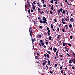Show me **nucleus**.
<instances>
[{"instance_id": "21", "label": "nucleus", "mask_w": 75, "mask_h": 75, "mask_svg": "<svg viewBox=\"0 0 75 75\" xmlns=\"http://www.w3.org/2000/svg\"><path fill=\"white\" fill-rule=\"evenodd\" d=\"M63 72H64V71H63V70H62L60 72L62 74H64Z\"/></svg>"}, {"instance_id": "56", "label": "nucleus", "mask_w": 75, "mask_h": 75, "mask_svg": "<svg viewBox=\"0 0 75 75\" xmlns=\"http://www.w3.org/2000/svg\"><path fill=\"white\" fill-rule=\"evenodd\" d=\"M44 56H45V57H47V54H44Z\"/></svg>"}, {"instance_id": "41", "label": "nucleus", "mask_w": 75, "mask_h": 75, "mask_svg": "<svg viewBox=\"0 0 75 75\" xmlns=\"http://www.w3.org/2000/svg\"><path fill=\"white\" fill-rule=\"evenodd\" d=\"M29 32H30V33H33V32H32V30H31V31L30 30V31H29Z\"/></svg>"}, {"instance_id": "8", "label": "nucleus", "mask_w": 75, "mask_h": 75, "mask_svg": "<svg viewBox=\"0 0 75 75\" xmlns=\"http://www.w3.org/2000/svg\"><path fill=\"white\" fill-rule=\"evenodd\" d=\"M70 21L71 22H73L74 21V19L73 18H71L70 19Z\"/></svg>"}, {"instance_id": "50", "label": "nucleus", "mask_w": 75, "mask_h": 75, "mask_svg": "<svg viewBox=\"0 0 75 75\" xmlns=\"http://www.w3.org/2000/svg\"><path fill=\"white\" fill-rule=\"evenodd\" d=\"M38 6H39V7H41V5L40 4H39L38 5Z\"/></svg>"}, {"instance_id": "57", "label": "nucleus", "mask_w": 75, "mask_h": 75, "mask_svg": "<svg viewBox=\"0 0 75 75\" xmlns=\"http://www.w3.org/2000/svg\"><path fill=\"white\" fill-rule=\"evenodd\" d=\"M31 12H33V10L31 9L30 11Z\"/></svg>"}, {"instance_id": "51", "label": "nucleus", "mask_w": 75, "mask_h": 75, "mask_svg": "<svg viewBox=\"0 0 75 75\" xmlns=\"http://www.w3.org/2000/svg\"><path fill=\"white\" fill-rule=\"evenodd\" d=\"M55 4H58V2H57V1H56L55 2Z\"/></svg>"}, {"instance_id": "38", "label": "nucleus", "mask_w": 75, "mask_h": 75, "mask_svg": "<svg viewBox=\"0 0 75 75\" xmlns=\"http://www.w3.org/2000/svg\"><path fill=\"white\" fill-rule=\"evenodd\" d=\"M35 2H36V1H33V4H37V3H35Z\"/></svg>"}, {"instance_id": "45", "label": "nucleus", "mask_w": 75, "mask_h": 75, "mask_svg": "<svg viewBox=\"0 0 75 75\" xmlns=\"http://www.w3.org/2000/svg\"><path fill=\"white\" fill-rule=\"evenodd\" d=\"M33 23H34V24H36V22L34 21H33Z\"/></svg>"}, {"instance_id": "16", "label": "nucleus", "mask_w": 75, "mask_h": 75, "mask_svg": "<svg viewBox=\"0 0 75 75\" xmlns=\"http://www.w3.org/2000/svg\"><path fill=\"white\" fill-rule=\"evenodd\" d=\"M41 35H40L38 36V38H41Z\"/></svg>"}, {"instance_id": "33", "label": "nucleus", "mask_w": 75, "mask_h": 75, "mask_svg": "<svg viewBox=\"0 0 75 75\" xmlns=\"http://www.w3.org/2000/svg\"><path fill=\"white\" fill-rule=\"evenodd\" d=\"M35 59H37L38 58V56H35Z\"/></svg>"}, {"instance_id": "25", "label": "nucleus", "mask_w": 75, "mask_h": 75, "mask_svg": "<svg viewBox=\"0 0 75 75\" xmlns=\"http://www.w3.org/2000/svg\"><path fill=\"white\" fill-rule=\"evenodd\" d=\"M69 64H72V62L71 61V60H70L69 62Z\"/></svg>"}, {"instance_id": "23", "label": "nucleus", "mask_w": 75, "mask_h": 75, "mask_svg": "<svg viewBox=\"0 0 75 75\" xmlns=\"http://www.w3.org/2000/svg\"><path fill=\"white\" fill-rule=\"evenodd\" d=\"M67 55L68 56V57H70V55L69 54H68V53H67Z\"/></svg>"}, {"instance_id": "64", "label": "nucleus", "mask_w": 75, "mask_h": 75, "mask_svg": "<svg viewBox=\"0 0 75 75\" xmlns=\"http://www.w3.org/2000/svg\"><path fill=\"white\" fill-rule=\"evenodd\" d=\"M52 31H55V29H52Z\"/></svg>"}, {"instance_id": "9", "label": "nucleus", "mask_w": 75, "mask_h": 75, "mask_svg": "<svg viewBox=\"0 0 75 75\" xmlns=\"http://www.w3.org/2000/svg\"><path fill=\"white\" fill-rule=\"evenodd\" d=\"M42 20H43V21H45L47 20V19H46V18H45V17H43Z\"/></svg>"}, {"instance_id": "13", "label": "nucleus", "mask_w": 75, "mask_h": 75, "mask_svg": "<svg viewBox=\"0 0 75 75\" xmlns=\"http://www.w3.org/2000/svg\"><path fill=\"white\" fill-rule=\"evenodd\" d=\"M32 7H33V10H35V6L33 5V6H32Z\"/></svg>"}, {"instance_id": "34", "label": "nucleus", "mask_w": 75, "mask_h": 75, "mask_svg": "<svg viewBox=\"0 0 75 75\" xmlns=\"http://www.w3.org/2000/svg\"><path fill=\"white\" fill-rule=\"evenodd\" d=\"M62 32H65V30L64 29H62Z\"/></svg>"}, {"instance_id": "53", "label": "nucleus", "mask_w": 75, "mask_h": 75, "mask_svg": "<svg viewBox=\"0 0 75 75\" xmlns=\"http://www.w3.org/2000/svg\"><path fill=\"white\" fill-rule=\"evenodd\" d=\"M59 52L58 51H57L56 52V54H58Z\"/></svg>"}, {"instance_id": "54", "label": "nucleus", "mask_w": 75, "mask_h": 75, "mask_svg": "<svg viewBox=\"0 0 75 75\" xmlns=\"http://www.w3.org/2000/svg\"><path fill=\"white\" fill-rule=\"evenodd\" d=\"M39 28H42V26H40Z\"/></svg>"}, {"instance_id": "60", "label": "nucleus", "mask_w": 75, "mask_h": 75, "mask_svg": "<svg viewBox=\"0 0 75 75\" xmlns=\"http://www.w3.org/2000/svg\"><path fill=\"white\" fill-rule=\"evenodd\" d=\"M52 47H51V48H50V50L51 51H52Z\"/></svg>"}, {"instance_id": "30", "label": "nucleus", "mask_w": 75, "mask_h": 75, "mask_svg": "<svg viewBox=\"0 0 75 75\" xmlns=\"http://www.w3.org/2000/svg\"><path fill=\"white\" fill-rule=\"evenodd\" d=\"M73 55L74 57H75V53L73 52Z\"/></svg>"}, {"instance_id": "22", "label": "nucleus", "mask_w": 75, "mask_h": 75, "mask_svg": "<svg viewBox=\"0 0 75 75\" xmlns=\"http://www.w3.org/2000/svg\"><path fill=\"white\" fill-rule=\"evenodd\" d=\"M54 22H55V23H57V19L56 18H55L54 19Z\"/></svg>"}, {"instance_id": "58", "label": "nucleus", "mask_w": 75, "mask_h": 75, "mask_svg": "<svg viewBox=\"0 0 75 75\" xmlns=\"http://www.w3.org/2000/svg\"><path fill=\"white\" fill-rule=\"evenodd\" d=\"M44 34H45V35H47V33H45V32L44 33Z\"/></svg>"}, {"instance_id": "49", "label": "nucleus", "mask_w": 75, "mask_h": 75, "mask_svg": "<svg viewBox=\"0 0 75 75\" xmlns=\"http://www.w3.org/2000/svg\"><path fill=\"white\" fill-rule=\"evenodd\" d=\"M72 69H75V67L73 66L72 67Z\"/></svg>"}, {"instance_id": "2", "label": "nucleus", "mask_w": 75, "mask_h": 75, "mask_svg": "<svg viewBox=\"0 0 75 75\" xmlns=\"http://www.w3.org/2000/svg\"><path fill=\"white\" fill-rule=\"evenodd\" d=\"M40 42H41V44L42 46H43L44 45V42H43V41L42 40H40Z\"/></svg>"}, {"instance_id": "17", "label": "nucleus", "mask_w": 75, "mask_h": 75, "mask_svg": "<svg viewBox=\"0 0 75 75\" xmlns=\"http://www.w3.org/2000/svg\"><path fill=\"white\" fill-rule=\"evenodd\" d=\"M69 27H70V28H72V25L71 24H70L69 25Z\"/></svg>"}, {"instance_id": "31", "label": "nucleus", "mask_w": 75, "mask_h": 75, "mask_svg": "<svg viewBox=\"0 0 75 75\" xmlns=\"http://www.w3.org/2000/svg\"><path fill=\"white\" fill-rule=\"evenodd\" d=\"M73 63L75 64V59H74L73 61Z\"/></svg>"}, {"instance_id": "18", "label": "nucleus", "mask_w": 75, "mask_h": 75, "mask_svg": "<svg viewBox=\"0 0 75 75\" xmlns=\"http://www.w3.org/2000/svg\"><path fill=\"white\" fill-rule=\"evenodd\" d=\"M51 10H52L54 9V7H53V5H52V6H51Z\"/></svg>"}, {"instance_id": "46", "label": "nucleus", "mask_w": 75, "mask_h": 75, "mask_svg": "<svg viewBox=\"0 0 75 75\" xmlns=\"http://www.w3.org/2000/svg\"><path fill=\"white\" fill-rule=\"evenodd\" d=\"M38 11H39V12H40V8H38Z\"/></svg>"}, {"instance_id": "48", "label": "nucleus", "mask_w": 75, "mask_h": 75, "mask_svg": "<svg viewBox=\"0 0 75 75\" xmlns=\"http://www.w3.org/2000/svg\"><path fill=\"white\" fill-rule=\"evenodd\" d=\"M37 55H38V56L40 55V54L38 53V52H37Z\"/></svg>"}, {"instance_id": "59", "label": "nucleus", "mask_w": 75, "mask_h": 75, "mask_svg": "<svg viewBox=\"0 0 75 75\" xmlns=\"http://www.w3.org/2000/svg\"><path fill=\"white\" fill-rule=\"evenodd\" d=\"M65 2H66V3H67L68 2V0H65Z\"/></svg>"}, {"instance_id": "62", "label": "nucleus", "mask_w": 75, "mask_h": 75, "mask_svg": "<svg viewBox=\"0 0 75 75\" xmlns=\"http://www.w3.org/2000/svg\"><path fill=\"white\" fill-rule=\"evenodd\" d=\"M60 4H61V6H62V3H61Z\"/></svg>"}, {"instance_id": "15", "label": "nucleus", "mask_w": 75, "mask_h": 75, "mask_svg": "<svg viewBox=\"0 0 75 75\" xmlns=\"http://www.w3.org/2000/svg\"><path fill=\"white\" fill-rule=\"evenodd\" d=\"M57 12L58 14H59V13H60V10L59 9L58 10Z\"/></svg>"}, {"instance_id": "32", "label": "nucleus", "mask_w": 75, "mask_h": 75, "mask_svg": "<svg viewBox=\"0 0 75 75\" xmlns=\"http://www.w3.org/2000/svg\"><path fill=\"white\" fill-rule=\"evenodd\" d=\"M62 23L63 24H65V22L62 21Z\"/></svg>"}, {"instance_id": "10", "label": "nucleus", "mask_w": 75, "mask_h": 75, "mask_svg": "<svg viewBox=\"0 0 75 75\" xmlns=\"http://www.w3.org/2000/svg\"><path fill=\"white\" fill-rule=\"evenodd\" d=\"M62 13L63 14H65V11L64 10H63Z\"/></svg>"}, {"instance_id": "14", "label": "nucleus", "mask_w": 75, "mask_h": 75, "mask_svg": "<svg viewBox=\"0 0 75 75\" xmlns=\"http://www.w3.org/2000/svg\"><path fill=\"white\" fill-rule=\"evenodd\" d=\"M28 11L29 14H31V13H30V9H29V10H28Z\"/></svg>"}, {"instance_id": "4", "label": "nucleus", "mask_w": 75, "mask_h": 75, "mask_svg": "<svg viewBox=\"0 0 75 75\" xmlns=\"http://www.w3.org/2000/svg\"><path fill=\"white\" fill-rule=\"evenodd\" d=\"M47 62L48 65H50V66L51 65V63H50L51 62H50V60L47 59Z\"/></svg>"}, {"instance_id": "55", "label": "nucleus", "mask_w": 75, "mask_h": 75, "mask_svg": "<svg viewBox=\"0 0 75 75\" xmlns=\"http://www.w3.org/2000/svg\"><path fill=\"white\" fill-rule=\"evenodd\" d=\"M55 66L56 67H57V64H55Z\"/></svg>"}, {"instance_id": "28", "label": "nucleus", "mask_w": 75, "mask_h": 75, "mask_svg": "<svg viewBox=\"0 0 75 75\" xmlns=\"http://www.w3.org/2000/svg\"><path fill=\"white\" fill-rule=\"evenodd\" d=\"M62 10H63V9H62V8H60V11L61 12H62Z\"/></svg>"}, {"instance_id": "52", "label": "nucleus", "mask_w": 75, "mask_h": 75, "mask_svg": "<svg viewBox=\"0 0 75 75\" xmlns=\"http://www.w3.org/2000/svg\"><path fill=\"white\" fill-rule=\"evenodd\" d=\"M47 52H48V53H49V54H51V52H50L47 51Z\"/></svg>"}, {"instance_id": "43", "label": "nucleus", "mask_w": 75, "mask_h": 75, "mask_svg": "<svg viewBox=\"0 0 75 75\" xmlns=\"http://www.w3.org/2000/svg\"><path fill=\"white\" fill-rule=\"evenodd\" d=\"M60 36L59 35H58L57 37V39H58L59 38V37Z\"/></svg>"}, {"instance_id": "39", "label": "nucleus", "mask_w": 75, "mask_h": 75, "mask_svg": "<svg viewBox=\"0 0 75 75\" xmlns=\"http://www.w3.org/2000/svg\"><path fill=\"white\" fill-rule=\"evenodd\" d=\"M47 58H50V55H49V54H47Z\"/></svg>"}, {"instance_id": "6", "label": "nucleus", "mask_w": 75, "mask_h": 75, "mask_svg": "<svg viewBox=\"0 0 75 75\" xmlns=\"http://www.w3.org/2000/svg\"><path fill=\"white\" fill-rule=\"evenodd\" d=\"M53 50H54V52H55L57 51V49L55 47H54L53 49Z\"/></svg>"}, {"instance_id": "40", "label": "nucleus", "mask_w": 75, "mask_h": 75, "mask_svg": "<svg viewBox=\"0 0 75 75\" xmlns=\"http://www.w3.org/2000/svg\"><path fill=\"white\" fill-rule=\"evenodd\" d=\"M50 74H52L53 72H52V71H51V70L50 71Z\"/></svg>"}, {"instance_id": "20", "label": "nucleus", "mask_w": 75, "mask_h": 75, "mask_svg": "<svg viewBox=\"0 0 75 75\" xmlns=\"http://www.w3.org/2000/svg\"><path fill=\"white\" fill-rule=\"evenodd\" d=\"M28 5L29 7H31V5H30V3L28 4Z\"/></svg>"}, {"instance_id": "24", "label": "nucleus", "mask_w": 75, "mask_h": 75, "mask_svg": "<svg viewBox=\"0 0 75 75\" xmlns=\"http://www.w3.org/2000/svg\"><path fill=\"white\" fill-rule=\"evenodd\" d=\"M46 21H47V20L46 21H43V23L44 24H45V23H46Z\"/></svg>"}, {"instance_id": "61", "label": "nucleus", "mask_w": 75, "mask_h": 75, "mask_svg": "<svg viewBox=\"0 0 75 75\" xmlns=\"http://www.w3.org/2000/svg\"><path fill=\"white\" fill-rule=\"evenodd\" d=\"M43 7H46V5H45V4H44Z\"/></svg>"}, {"instance_id": "26", "label": "nucleus", "mask_w": 75, "mask_h": 75, "mask_svg": "<svg viewBox=\"0 0 75 75\" xmlns=\"http://www.w3.org/2000/svg\"><path fill=\"white\" fill-rule=\"evenodd\" d=\"M68 45L70 46V47H72V45H71V44L69 43L68 44Z\"/></svg>"}, {"instance_id": "19", "label": "nucleus", "mask_w": 75, "mask_h": 75, "mask_svg": "<svg viewBox=\"0 0 75 75\" xmlns=\"http://www.w3.org/2000/svg\"><path fill=\"white\" fill-rule=\"evenodd\" d=\"M51 28L52 29H53V25H52V24H51L50 25Z\"/></svg>"}, {"instance_id": "27", "label": "nucleus", "mask_w": 75, "mask_h": 75, "mask_svg": "<svg viewBox=\"0 0 75 75\" xmlns=\"http://www.w3.org/2000/svg\"><path fill=\"white\" fill-rule=\"evenodd\" d=\"M39 13L40 14H42L43 13V11L42 12L39 11Z\"/></svg>"}, {"instance_id": "63", "label": "nucleus", "mask_w": 75, "mask_h": 75, "mask_svg": "<svg viewBox=\"0 0 75 75\" xmlns=\"http://www.w3.org/2000/svg\"><path fill=\"white\" fill-rule=\"evenodd\" d=\"M62 67H62H62H60V69H62Z\"/></svg>"}, {"instance_id": "35", "label": "nucleus", "mask_w": 75, "mask_h": 75, "mask_svg": "<svg viewBox=\"0 0 75 75\" xmlns=\"http://www.w3.org/2000/svg\"><path fill=\"white\" fill-rule=\"evenodd\" d=\"M50 13L51 14H52V11H50Z\"/></svg>"}, {"instance_id": "11", "label": "nucleus", "mask_w": 75, "mask_h": 75, "mask_svg": "<svg viewBox=\"0 0 75 75\" xmlns=\"http://www.w3.org/2000/svg\"><path fill=\"white\" fill-rule=\"evenodd\" d=\"M49 40H52V37L51 36H50L49 37Z\"/></svg>"}, {"instance_id": "37", "label": "nucleus", "mask_w": 75, "mask_h": 75, "mask_svg": "<svg viewBox=\"0 0 75 75\" xmlns=\"http://www.w3.org/2000/svg\"><path fill=\"white\" fill-rule=\"evenodd\" d=\"M53 2H54V1L53 0H52L50 1V3H53Z\"/></svg>"}, {"instance_id": "42", "label": "nucleus", "mask_w": 75, "mask_h": 75, "mask_svg": "<svg viewBox=\"0 0 75 75\" xmlns=\"http://www.w3.org/2000/svg\"><path fill=\"white\" fill-rule=\"evenodd\" d=\"M40 23H43V21H42V20H40Z\"/></svg>"}, {"instance_id": "44", "label": "nucleus", "mask_w": 75, "mask_h": 75, "mask_svg": "<svg viewBox=\"0 0 75 75\" xmlns=\"http://www.w3.org/2000/svg\"><path fill=\"white\" fill-rule=\"evenodd\" d=\"M39 45H40V47H41V43H40V42H39Z\"/></svg>"}, {"instance_id": "29", "label": "nucleus", "mask_w": 75, "mask_h": 75, "mask_svg": "<svg viewBox=\"0 0 75 75\" xmlns=\"http://www.w3.org/2000/svg\"><path fill=\"white\" fill-rule=\"evenodd\" d=\"M57 31H59V27H57Z\"/></svg>"}, {"instance_id": "3", "label": "nucleus", "mask_w": 75, "mask_h": 75, "mask_svg": "<svg viewBox=\"0 0 75 75\" xmlns=\"http://www.w3.org/2000/svg\"><path fill=\"white\" fill-rule=\"evenodd\" d=\"M65 18V20L66 21H69V17H67L66 18Z\"/></svg>"}, {"instance_id": "12", "label": "nucleus", "mask_w": 75, "mask_h": 75, "mask_svg": "<svg viewBox=\"0 0 75 75\" xmlns=\"http://www.w3.org/2000/svg\"><path fill=\"white\" fill-rule=\"evenodd\" d=\"M66 45V43L63 42V47H65Z\"/></svg>"}, {"instance_id": "5", "label": "nucleus", "mask_w": 75, "mask_h": 75, "mask_svg": "<svg viewBox=\"0 0 75 75\" xmlns=\"http://www.w3.org/2000/svg\"><path fill=\"white\" fill-rule=\"evenodd\" d=\"M44 61H45V62H43V63L42 65L43 66H44V65H45V64H47V61H45V60H44Z\"/></svg>"}, {"instance_id": "36", "label": "nucleus", "mask_w": 75, "mask_h": 75, "mask_svg": "<svg viewBox=\"0 0 75 75\" xmlns=\"http://www.w3.org/2000/svg\"><path fill=\"white\" fill-rule=\"evenodd\" d=\"M27 4H25V8H27Z\"/></svg>"}, {"instance_id": "7", "label": "nucleus", "mask_w": 75, "mask_h": 75, "mask_svg": "<svg viewBox=\"0 0 75 75\" xmlns=\"http://www.w3.org/2000/svg\"><path fill=\"white\" fill-rule=\"evenodd\" d=\"M31 40H32V43H34V41H35V38L33 39H33H31Z\"/></svg>"}, {"instance_id": "47", "label": "nucleus", "mask_w": 75, "mask_h": 75, "mask_svg": "<svg viewBox=\"0 0 75 75\" xmlns=\"http://www.w3.org/2000/svg\"><path fill=\"white\" fill-rule=\"evenodd\" d=\"M70 39H72V36H71L70 37Z\"/></svg>"}, {"instance_id": "1", "label": "nucleus", "mask_w": 75, "mask_h": 75, "mask_svg": "<svg viewBox=\"0 0 75 75\" xmlns=\"http://www.w3.org/2000/svg\"><path fill=\"white\" fill-rule=\"evenodd\" d=\"M47 30H48V32H47V33H48L47 34L49 35V36H50V33L51 31H50V29L48 27H47Z\"/></svg>"}]
</instances>
